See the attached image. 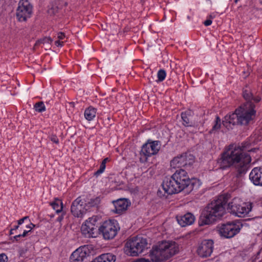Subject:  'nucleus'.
Listing matches in <instances>:
<instances>
[{
	"mask_svg": "<svg viewBox=\"0 0 262 262\" xmlns=\"http://www.w3.org/2000/svg\"><path fill=\"white\" fill-rule=\"evenodd\" d=\"M248 144L249 143H245L242 146L235 147L233 149H229L224 152L218 160L221 168L225 169L233 165L236 170L237 177L244 174L251 161L250 156L246 152L247 146Z\"/></svg>",
	"mask_w": 262,
	"mask_h": 262,
	"instance_id": "f257e3e1",
	"label": "nucleus"
},
{
	"mask_svg": "<svg viewBox=\"0 0 262 262\" xmlns=\"http://www.w3.org/2000/svg\"><path fill=\"white\" fill-rule=\"evenodd\" d=\"M230 196L229 194H224L208 204L200 216L199 225H209L222 217L226 213Z\"/></svg>",
	"mask_w": 262,
	"mask_h": 262,
	"instance_id": "f03ea898",
	"label": "nucleus"
},
{
	"mask_svg": "<svg viewBox=\"0 0 262 262\" xmlns=\"http://www.w3.org/2000/svg\"><path fill=\"white\" fill-rule=\"evenodd\" d=\"M194 183L183 169L177 170L170 177L166 178L162 184V188L168 194L178 193L185 189L191 191Z\"/></svg>",
	"mask_w": 262,
	"mask_h": 262,
	"instance_id": "7ed1b4c3",
	"label": "nucleus"
},
{
	"mask_svg": "<svg viewBox=\"0 0 262 262\" xmlns=\"http://www.w3.org/2000/svg\"><path fill=\"white\" fill-rule=\"evenodd\" d=\"M254 108L255 105L252 102H247L236 109L233 113L226 115L223 121V125L228 128L230 124H248L255 116L256 111Z\"/></svg>",
	"mask_w": 262,
	"mask_h": 262,
	"instance_id": "20e7f679",
	"label": "nucleus"
},
{
	"mask_svg": "<svg viewBox=\"0 0 262 262\" xmlns=\"http://www.w3.org/2000/svg\"><path fill=\"white\" fill-rule=\"evenodd\" d=\"M179 250V246L176 242L163 241L152 247L149 256L153 262H161L168 259L177 253Z\"/></svg>",
	"mask_w": 262,
	"mask_h": 262,
	"instance_id": "39448f33",
	"label": "nucleus"
},
{
	"mask_svg": "<svg viewBox=\"0 0 262 262\" xmlns=\"http://www.w3.org/2000/svg\"><path fill=\"white\" fill-rule=\"evenodd\" d=\"M147 246L146 238L142 236H137L129 239L125 244V252L127 254L136 256L141 253Z\"/></svg>",
	"mask_w": 262,
	"mask_h": 262,
	"instance_id": "423d86ee",
	"label": "nucleus"
},
{
	"mask_svg": "<svg viewBox=\"0 0 262 262\" xmlns=\"http://www.w3.org/2000/svg\"><path fill=\"white\" fill-rule=\"evenodd\" d=\"M252 209L251 203H243L238 198H234L231 202L228 203L227 210L238 217H244Z\"/></svg>",
	"mask_w": 262,
	"mask_h": 262,
	"instance_id": "0eeeda50",
	"label": "nucleus"
},
{
	"mask_svg": "<svg viewBox=\"0 0 262 262\" xmlns=\"http://www.w3.org/2000/svg\"><path fill=\"white\" fill-rule=\"evenodd\" d=\"M119 229L118 223L114 220H110L103 222L98 229L100 234L107 240L113 239Z\"/></svg>",
	"mask_w": 262,
	"mask_h": 262,
	"instance_id": "6e6552de",
	"label": "nucleus"
},
{
	"mask_svg": "<svg viewBox=\"0 0 262 262\" xmlns=\"http://www.w3.org/2000/svg\"><path fill=\"white\" fill-rule=\"evenodd\" d=\"M242 227L239 223L229 222L219 227V234L224 238H231L239 232Z\"/></svg>",
	"mask_w": 262,
	"mask_h": 262,
	"instance_id": "1a4fd4ad",
	"label": "nucleus"
},
{
	"mask_svg": "<svg viewBox=\"0 0 262 262\" xmlns=\"http://www.w3.org/2000/svg\"><path fill=\"white\" fill-rule=\"evenodd\" d=\"M194 162V156L190 153H184L174 158L170 162L172 168L185 167L189 170Z\"/></svg>",
	"mask_w": 262,
	"mask_h": 262,
	"instance_id": "9d476101",
	"label": "nucleus"
},
{
	"mask_svg": "<svg viewBox=\"0 0 262 262\" xmlns=\"http://www.w3.org/2000/svg\"><path fill=\"white\" fill-rule=\"evenodd\" d=\"M90 251L88 246H81L72 253L70 256L71 262H86L90 256Z\"/></svg>",
	"mask_w": 262,
	"mask_h": 262,
	"instance_id": "9b49d317",
	"label": "nucleus"
},
{
	"mask_svg": "<svg viewBox=\"0 0 262 262\" xmlns=\"http://www.w3.org/2000/svg\"><path fill=\"white\" fill-rule=\"evenodd\" d=\"M161 147L160 142L158 141L148 140L142 147L141 152L146 157L157 154Z\"/></svg>",
	"mask_w": 262,
	"mask_h": 262,
	"instance_id": "f8f14e48",
	"label": "nucleus"
},
{
	"mask_svg": "<svg viewBox=\"0 0 262 262\" xmlns=\"http://www.w3.org/2000/svg\"><path fill=\"white\" fill-rule=\"evenodd\" d=\"M87 204L80 197L77 198L71 205V210L72 214L77 217H81L88 210Z\"/></svg>",
	"mask_w": 262,
	"mask_h": 262,
	"instance_id": "ddd939ff",
	"label": "nucleus"
},
{
	"mask_svg": "<svg viewBox=\"0 0 262 262\" xmlns=\"http://www.w3.org/2000/svg\"><path fill=\"white\" fill-rule=\"evenodd\" d=\"M213 250V241L211 239H206L199 245L197 253L202 257H207L211 255Z\"/></svg>",
	"mask_w": 262,
	"mask_h": 262,
	"instance_id": "4468645a",
	"label": "nucleus"
},
{
	"mask_svg": "<svg viewBox=\"0 0 262 262\" xmlns=\"http://www.w3.org/2000/svg\"><path fill=\"white\" fill-rule=\"evenodd\" d=\"M95 218H90L84 225H82L81 231L83 234L88 237H95L97 229L95 227Z\"/></svg>",
	"mask_w": 262,
	"mask_h": 262,
	"instance_id": "2eb2a0df",
	"label": "nucleus"
},
{
	"mask_svg": "<svg viewBox=\"0 0 262 262\" xmlns=\"http://www.w3.org/2000/svg\"><path fill=\"white\" fill-rule=\"evenodd\" d=\"M32 6L28 3V0H20L17 9L16 16H27L31 15Z\"/></svg>",
	"mask_w": 262,
	"mask_h": 262,
	"instance_id": "dca6fc26",
	"label": "nucleus"
},
{
	"mask_svg": "<svg viewBox=\"0 0 262 262\" xmlns=\"http://www.w3.org/2000/svg\"><path fill=\"white\" fill-rule=\"evenodd\" d=\"M249 179L254 185L262 186V167L254 168L249 174Z\"/></svg>",
	"mask_w": 262,
	"mask_h": 262,
	"instance_id": "f3484780",
	"label": "nucleus"
},
{
	"mask_svg": "<svg viewBox=\"0 0 262 262\" xmlns=\"http://www.w3.org/2000/svg\"><path fill=\"white\" fill-rule=\"evenodd\" d=\"M115 209L113 211L118 214H122L127 208L129 206L127 199H120L113 202Z\"/></svg>",
	"mask_w": 262,
	"mask_h": 262,
	"instance_id": "a211bd4d",
	"label": "nucleus"
},
{
	"mask_svg": "<svg viewBox=\"0 0 262 262\" xmlns=\"http://www.w3.org/2000/svg\"><path fill=\"white\" fill-rule=\"evenodd\" d=\"M177 219L178 223L182 227L192 224L195 220L194 215L191 213H187L184 215L177 216Z\"/></svg>",
	"mask_w": 262,
	"mask_h": 262,
	"instance_id": "6ab92c4d",
	"label": "nucleus"
},
{
	"mask_svg": "<svg viewBox=\"0 0 262 262\" xmlns=\"http://www.w3.org/2000/svg\"><path fill=\"white\" fill-rule=\"evenodd\" d=\"M64 0H55L49 7L48 13L50 15H56L59 9L61 8L63 5H66Z\"/></svg>",
	"mask_w": 262,
	"mask_h": 262,
	"instance_id": "aec40b11",
	"label": "nucleus"
},
{
	"mask_svg": "<svg viewBox=\"0 0 262 262\" xmlns=\"http://www.w3.org/2000/svg\"><path fill=\"white\" fill-rule=\"evenodd\" d=\"M116 256L111 253H105L96 258L97 262H115Z\"/></svg>",
	"mask_w": 262,
	"mask_h": 262,
	"instance_id": "412c9836",
	"label": "nucleus"
},
{
	"mask_svg": "<svg viewBox=\"0 0 262 262\" xmlns=\"http://www.w3.org/2000/svg\"><path fill=\"white\" fill-rule=\"evenodd\" d=\"M191 111L188 110L185 112L181 113V118L183 120V124L186 126H193V123L189 120V117L191 115Z\"/></svg>",
	"mask_w": 262,
	"mask_h": 262,
	"instance_id": "4be33fe9",
	"label": "nucleus"
},
{
	"mask_svg": "<svg viewBox=\"0 0 262 262\" xmlns=\"http://www.w3.org/2000/svg\"><path fill=\"white\" fill-rule=\"evenodd\" d=\"M96 108L89 107L85 110L84 117L85 119L89 121L92 120L96 116Z\"/></svg>",
	"mask_w": 262,
	"mask_h": 262,
	"instance_id": "5701e85b",
	"label": "nucleus"
},
{
	"mask_svg": "<svg viewBox=\"0 0 262 262\" xmlns=\"http://www.w3.org/2000/svg\"><path fill=\"white\" fill-rule=\"evenodd\" d=\"M35 225L32 223H31L29 226H27L26 227L27 229L25 230L22 234L19 233L15 236H14L13 238L16 241H18L20 237H24L26 236L28 233L31 232V230L35 227Z\"/></svg>",
	"mask_w": 262,
	"mask_h": 262,
	"instance_id": "b1692460",
	"label": "nucleus"
},
{
	"mask_svg": "<svg viewBox=\"0 0 262 262\" xmlns=\"http://www.w3.org/2000/svg\"><path fill=\"white\" fill-rule=\"evenodd\" d=\"M50 205L52 207L53 209L56 211V213H59L62 210V203L61 201L58 199H55L53 202L50 203Z\"/></svg>",
	"mask_w": 262,
	"mask_h": 262,
	"instance_id": "393cba45",
	"label": "nucleus"
},
{
	"mask_svg": "<svg viewBox=\"0 0 262 262\" xmlns=\"http://www.w3.org/2000/svg\"><path fill=\"white\" fill-rule=\"evenodd\" d=\"M108 161L109 159L108 158H106L102 161L99 169L97 171H96L94 174L95 176L98 177L102 172H103L106 167L105 164L106 162Z\"/></svg>",
	"mask_w": 262,
	"mask_h": 262,
	"instance_id": "a878e982",
	"label": "nucleus"
},
{
	"mask_svg": "<svg viewBox=\"0 0 262 262\" xmlns=\"http://www.w3.org/2000/svg\"><path fill=\"white\" fill-rule=\"evenodd\" d=\"M221 125V119L219 116H216L215 118V124L209 133L210 134H212L214 132L218 130L220 128Z\"/></svg>",
	"mask_w": 262,
	"mask_h": 262,
	"instance_id": "bb28decb",
	"label": "nucleus"
},
{
	"mask_svg": "<svg viewBox=\"0 0 262 262\" xmlns=\"http://www.w3.org/2000/svg\"><path fill=\"white\" fill-rule=\"evenodd\" d=\"M244 98L247 100V102H251L252 98H253V95L251 93L250 91L248 89H245L243 93Z\"/></svg>",
	"mask_w": 262,
	"mask_h": 262,
	"instance_id": "cd10ccee",
	"label": "nucleus"
},
{
	"mask_svg": "<svg viewBox=\"0 0 262 262\" xmlns=\"http://www.w3.org/2000/svg\"><path fill=\"white\" fill-rule=\"evenodd\" d=\"M52 41L53 40L50 37H45L43 38L38 40L34 45V48H36L40 44H45L46 43H50L52 42Z\"/></svg>",
	"mask_w": 262,
	"mask_h": 262,
	"instance_id": "c85d7f7f",
	"label": "nucleus"
},
{
	"mask_svg": "<svg viewBox=\"0 0 262 262\" xmlns=\"http://www.w3.org/2000/svg\"><path fill=\"white\" fill-rule=\"evenodd\" d=\"M34 108L36 111L38 112H42L45 111L46 107L43 102H38L34 105Z\"/></svg>",
	"mask_w": 262,
	"mask_h": 262,
	"instance_id": "c756f323",
	"label": "nucleus"
},
{
	"mask_svg": "<svg viewBox=\"0 0 262 262\" xmlns=\"http://www.w3.org/2000/svg\"><path fill=\"white\" fill-rule=\"evenodd\" d=\"M100 202V199L99 197H96L94 199H92L88 203V205L90 207H97Z\"/></svg>",
	"mask_w": 262,
	"mask_h": 262,
	"instance_id": "7c9ffc66",
	"label": "nucleus"
},
{
	"mask_svg": "<svg viewBox=\"0 0 262 262\" xmlns=\"http://www.w3.org/2000/svg\"><path fill=\"white\" fill-rule=\"evenodd\" d=\"M158 76V82L163 81L166 77V72L164 70H160L157 74Z\"/></svg>",
	"mask_w": 262,
	"mask_h": 262,
	"instance_id": "2f4dec72",
	"label": "nucleus"
},
{
	"mask_svg": "<svg viewBox=\"0 0 262 262\" xmlns=\"http://www.w3.org/2000/svg\"><path fill=\"white\" fill-rule=\"evenodd\" d=\"M51 141H52L53 142L55 143V144H58L59 140L58 138L56 135H52L49 137Z\"/></svg>",
	"mask_w": 262,
	"mask_h": 262,
	"instance_id": "473e14b6",
	"label": "nucleus"
},
{
	"mask_svg": "<svg viewBox=\"0 0 262 262\" xmlns=\"http://www.w3.org/2000/svg\"><path fill=\"white\" fill-rule=\"evenodd\" d=\"M8 257L5 253L0 254V262H7Z\"/></svg>",
	"mask_w": 262,
	"mask_h": 262,
	"instance_id": "72a5a7b5",
	"label": "nucleus"
},
{
	"mask_svg": "<svg viewBox=\"0 0 262 262\" xmlns=\"http://www.w3.org/2000/svg\"><path fill=\"white\" fill-rule=\"evenodd\" d=\"M19 225L18 224V225L14 226V227L10 230V234L11 235L14 234H15V235L17 234L16 233H15V232H16V231L18 229Z\"/></svg>",
	"mask_w": 262,
	"mask_h": 262,
	"instance_id": "f704fd0d",
	"label": "nucleus"
},
{
	"mask_svg": "<svg viewBox=\"0 0 262 262\" xmlns=\"http://www.w3.org/2000/svg\"><path fill=\"white\" fill-rule=\"evenodd\" d=\"M65 35L62 32H59L58 33V38L59 40H62V39H63L64 38H65Z\"/></svg>",
	"mask_w": 262,
	"mask_h": 262,
	"instance_id": "c9c22d12",
	"label": "nucleus"
},
{
	"mask_svg": "<svg viewBox=\"0 0 262 262\" xmlns=\"http://www.w3.org/2000/svg\"><path fill=\"white\" fill-rule=\"evenodd\" d=\"M212 23V20L211 19H208L204 21L203 24L206 26H210Z\"/></svg>",
	"mask_w": 262,
	"mask_h": 262,
	"instance_id": "e433bc0d",
	"label": "nucleus"
},
{
	"mask_svg": "<svg viewBox=\"0 0 262 262\" xmlns=\"http://www.w3.org/2000/svg\"><path fill=\"white\" fill-rule=\"evenodd\" d=\"M28 219V216H25V217H23L22 219H21L18 221V225L22 224L24 223V222L25 221V220H26Z\"/></svg>",
	"mask_w": 262,
	"mask_h": 262,
	"instance_id": "4c0bfd02",
	"label": "nucleus"
},
{
	"mask_svg": "<svg viewBox=\"0 0 262 262\" xmlns=\"http://www.w3.org/2000/svg\"><path fill=\"white\" fill-rule=\"evenodd\" d=\"M63 41H60L59 40H57L55 42V44L59 47H62L63 46Z\"/></svg>",
	"mask_w": 262,
	"mask_h": 262,
	"instance_id": "58836bf2",
	"label": "nucleus"
},
{
	"mask_svg": "<svg viewBox=\"0 0 262 262\" xmlns=\"http://www.w3.org/2000/svg\"><path fill=\"white\" fill-rule=\"evenodd\" d=\"M252 100H253L255 102H258L260 100V98L258 96L254 97L253 96V98H252Z\"/></svg>",
	"mask_w": 262,
	"mask_h": 262,
	"instance_id": "ea45409f",
	"label": "nucleus"
},
{
	"mask_svg": "<svg viewBox=\"0 0 262 262\" xmlns=\"http://www.w3.org/2000/svg\"><path fill=\"white\" fill-rule=\"evenodd\" d=\"M135 262H150V261L148 259H145L144 258H141Z\"/></svg>",
	"mask_w": 262,
	"mask_h": 262,
	"instance_id": "a19ab883",
	"label": "nucleus"
},
{
	"mask_svg": "<svg viewBox=\"0 0 262 262\" xmlns=\"http://www.w3.org/2000/svg\"><path fill=\"white\" fill-rule=\"evenodd\" d=\"M27 17H17L18 21H26L27 20Z\"/></svg>",
	"mask_w": 262,
	"mask_h": 262,
	"instance_id": "79ce46f5",
	"label": "nucleus"
},
{
	"mask_svg": "<svg viewBox=\"0 0 262 262\" xmlns=\"http://www.w3.org/2000/svg\"><path fill=\"white\" fill-rule=\"evenodd\" d=\"M62 219H63L62 216H59L58 217L57 221L59 222H61L62 221Z\"/></svg>",
	"mask_w": 262,
	"mask_h": 262,
	"instance_id": "37998d69",
	"label": "nucleus"
},
{
	"mask_svg": "<svg viewBox=\"0 0 262 262\" xmlns=\"http://www.w3.org/2000/svg\"><path fill=\"white\" fill-rule=\"evenodd\" d=\"M256 150V149L255 148H253V149H252L251 150H248V151H254L255 150Z\"/></svg>",
	"mask_w": 262,
	"mask_h": 262,
	"instance_id": "c03bdc74",
	"label": "nucleus"
},
{
	"mask_svg": "<svg viewBox=\"0 0 262 262\" xmlns=\"http://www.w3.org/2000/svg\"><path fill=\"white\" fill-rule=\"evenodd\" d=\"M92 262H97V261H96V258L94 261H92Z\"/></svg>",
	"mask_w": 262,
	"mask_h": 262,
	"instance_id": "a18cd8bd",
	"label": "nucleus"
},
{
	"mask_svg": "<svg viewBox=\"0 0 262 262\" xmlns=\"http://www.w3.org/2000/svg\"><path fill=\"white\" fill-rule=\"evenodd\" d=\"M260 3L262 5V0H260Z\"/></svg>",
	"mask_w": 262,
	"mask_h": 262,
	"instance_id": "49530a36",
	"label": "nucleus"
},
{
	"mask_svg": "<svg viewBox=\"0 0 262 262\" xmlns=\"http://www.w3.org/2000/svg\"><path fill=\"white\" fill-rule=\"evenodd\" d=\"M141 2H144V1H143V0H141Z\"/></svg>",
	"mask_w": 262,
	"mask_h": 262,
	"instance_id": "de8ad7c7",
	"label": "nucleus"
}]
</instances>
